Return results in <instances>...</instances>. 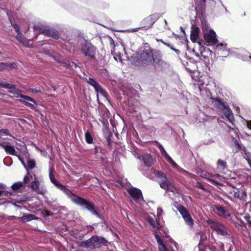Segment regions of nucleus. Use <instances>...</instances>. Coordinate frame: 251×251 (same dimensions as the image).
Wrapping results in <instances>:
<instances>
[{
  "instance_id": "obj_48",
  "label": "nucleus",
  "mask_w": 251,
  "mask_h": 251,
  "mask_svg": "<svg viewBox=\"0 0 251 251\" xmlns=\"http://www.w3.org/2000/svg\"><path fill=\"white\" fill-rule=\"evenodd\" d=\"M6 186L4 184L0 183V189L4 190Z\"/></svg>"
},
{
  "instance_id": "obj_30",
  "label": "nucleus",
  "mask_w": 251,
  "mask_h": 251,
  "mask_svg": "<svg viewBox=\"0 0 251 251\" xmlns=\"http://www.w3.org/2000/svg\"><path fill=\"white\" fill-rule=\"evenodd\" d=\"M156 175L157 176L159 177V178L160 179L161 181H162L163 180L167 179L165 174L161 172H157Z\"/></svg>"
},
{
  "instance_id": "obj_1",
  "label": "nucleus",
  "mask_w": 251,
  "mask_h": 251,
  "mask_svg": "<svg viewBox=\"0 0 251 251\" xmlns=\"http://www.w3.org/2000/svg\"><path fill=\"white\" fill-rule=\"evenodd\" d=\"M70 198L75 203L84 206L86 209L91 211L95 215H98V212L94 209V204L90 201L78 197L71 193Z\"/></svg>"
},
{
  "instance_id": "obj_11",
  "label": "nucleus",
  "mask_w": 251,
  "mask_h": 251,
  "mask_svg": "<svg viewBox=\"0 0 251 251\" xmlns=\"http://www.w3.org/2000/svg\"><path fill=\"white\" fill-rule=\"evenodd\" d=\"M160 186L163 189L169 190L173 192L176 190L174 184L167 179L161 181L160 183Z\"/></svg>"
},
{
  "instance_id": "obj_10",
  "label": "nucleus",
  "mask_w": 251,
  "mask_h": 251,
  "mask_svg": "<svg viewBox=\"0 0 251 251\" xmlns=\"http://www.w3.org/2000/svg\"><path fill=\"white\" fill-rule=\"evenodd\" d=\"M90 239L93 248H98L101 244L106 242L104 238L98 236H93Z\"/></svg>"
},
{
  "instance_id": "obj_50",
  "label": "nucleus",
  "mask_w": 251,
  "mask_h": 251,
  "mask_svg": "<svg viewBox=\"0 0 251 251\" xmlns=\"http://www.w3.org/2000/svg\"><path fill=\"white\" fill-rule=\"evenodd\" d=\"M43 214L46 216H49L50 215L49 214V212L48 211H46L45 210H44L42 212Z\"/></svg>"
},
{
  "instance_id": "obj_47",
  "label": "nucleus",
  "mask_w": 251,
  "mask_h": 251,
  "mask_svg": "<svg viewBox=\"0 0 251 251\" xmlns=\"http://www.w3.org/2000/svg\"><path fill=\"white\" fill-rule=\"evenodd\" d=\"M30 92H31L32 93H38V92H40V90H38L37 89H31L30 90Z\"/></svg>"
},
{
  "instance_id": "obj_61",
  "label": "nucleus",
  "mask_w": 251,
  "mask_h": 251,
  "mask_svg": "<svg viewBox=\"0 0 251 251\" xmlns=\"http://www.w3.org/2000/svg\"><path fill=\"white\" fill-rule=\"evenodd\" d=\"M165 22L166 24H167V21L166 20H165Z\"/></svg>"
},
{
  "instance_id": "obj_32",
  "label": "nucleus",
  "mask_w": 251,
  "mask_h": 251,
  "mask_svg": "<svg viewBox=\"0 0 251 251\" xmlns=\"http://www.w3.org/2000/svg\"><path fill=\"white\" fill-rule=\"evenodd\" d=\"M10 135L9 130L7 129H0V137Z\"/></svg>"
},
{
  "instance_id": "obj_38",
  "label": "nucleus",
  "mask_w": 251,
  "mask_h": 251,
  "mask_svg": "<svg viewBox=\"0 0 251 251\" xmlns=\"http://www.w3.org/2000/svg\"><path fill=\"white\" fill-rule=\"evenodd\" d=\"M155 238L157 240V243H158V246L161 245V244H164L162 240L159 237V236L157 234H155Z\"/></svg>"
},
{
  "instance_id": "obj_21",
  "label": "nucleus",
  "mask_w": 251,
  "mask_h": 251,
  "mask_svg": "<svg viewBox=\"0 0 251 251\" xmlns=\"http://www.w3.org/2000/svg\"><path fill=\"white\" fill-rule=\"evenodd\" d=\"M224 113L229 121L231 123L234 120V117L232 111L227 107L224 109Z\"/></svg>"
},
{
  "instance_id": "obj_29",
  "label": "nucleus",
  "mask_w": 251,
  "mask_h": 251,
  "mask_svg": "<svg viewBox=\"0 0 251 251\" xmlns=\"http://www.w3.org/2000/svg\"><path fill=\"white\" fill-rule=\"evenodd\" d=\"M85 139L86 142L89 144L92 143L93 142L92 137L90 133L88 131L85 133Z\"/></svg>"
},
{
  "instance_id": "obj_17",
  "label": "nucleus",
  "mask_w": 251,
  "mask_h": 251,
  "mask_svg": "<svg viewBox=\"0 0 251 251\" xmlns=\"http://www.w3.org/2000/svg\"><path fill=\"white\" fill-rule=\"evenodd\" d=\"M148 221L154 229H159L161 227L160 224L157 221L151 217L148 218Z\"/></svg>"
},
{
  "instance_id": "obj_6",
  "label": "nucleus",
  "mask_w": 251,
  "mask_h": 251,
  "mask_svg": "<svg viewBox=\"0 0 251 251\" xmlns=\"http://www.w3.org/2000/svg\"><path fill=\"white\" fill-rule=\"evenodd\" d=\"M96 48L90 43H86L82 49V52L86 56H88L92 59L95 58Z\"/></svg>"
},
{
  "instance_id": "obj_8",
  "label": "nucleus",
  "mask_w": 251,
  "mask_h": 251,
  "mask_svg": "<svg viewBox=\"0 0 251 251\" xmlns=\"http://www.w3.org/2000/svg\"><path fill=\"white\" fill-rule=\"evenodd\" d=\"M130 196L135 201H140L143 199L141 191L137 188H131L128 190Z\"/></svg>"
},
{
  "instance_id": "obj_5",
  "label": "nucleus",
  "mask_w": 251,
  "mask_h": 251,
  "mask_svg": "<svg viewBox=\"0 0 251 251\" xmlns=\"http://www.w3.org/2000/svg\"><path fill=\"white\" fill-rule=\"evenodd\" d=\"M207 223L210 225V227L213 230L216 231L218 234L223 236L227 234L226 228L221 224L215 222L210 220H208Z\"/></svg>"
},
{
  "instance_id": "obj_51",
  "label": "nucleus",
  "mask_w": 251,
  "mask_h": 251,
  "mask_svg": "<svg viewBox=\"0 0 251 251\" xmlns=\"http://www.w3.org/2000/svg\"><path fill=\"white\" fill-rule=\"evenodd\" d=\"M247 161L249 163V165H250V167L251 168V158L247 159Z\"/></svg>"
},
{
  "instance_id": "obj_25",
  "label": "nucleus",
  "mask_w": 251,
  "mask_h": 251,
  "mask_svg": "<svg viewBox=\"0 0 251 251\" xmlns=\"http://www.w3.org/2000/svg\"><path fill=\"white\" fill-rule=\"evenodd\" d=\"M24 186V182L19 181L15 182L14 184L11 186L12 189L14 191H17L22 188Z\"/></svg>"
},
{
  "instance_id": "obj_14",
  "label": "nucleus",
  "mask_w": 251,
  "mask_h": 251,
  "mask_svg": "<svg viewBox=\"0 0 251 251\" xmlns=\"http://www.w3.org/2000/svg\"><path fill=\"white\" fill-rule=\"evenodd\" d=\"M142 160L146 166H151L155 161V159L153 158L150 154H146L142 156Z\"/></svg>"
},
{
  "instance_id": "obj_49",
  "label": "nucleus",
  "mask_w": 251,
  "mask_h": 251,
  "mask_svg": "<svg viewBox=\"0 0 251 251\" xmlns=\"http://www.w3.org/2000/svg\"><path fill=\"white\" fill-rule=\"evenodd\" d=\"M226 45L224 44H221L220 45H218L217 46V48L218 49H221V47L224 46V48L226 47Z\"/></svg>"
},
{
  "instance_id": "obj_52",
  "label": "nucleus",
  "mask_w": 251,
  "mask_h": 251,
  "mask_svg": "<svg viewBox=\"0 0 251 251\" xmlns=\"http://www.w3.org/2000/svg\"><path fill=\"white\" fill-rule=\"evenodd\" d=\"M247 222L249 225L251 227V220H250V218H248Z\"/></svg>"
},
{
  "instance_id": "obj_59",
  "label": "nucleus",
  "mask_w": 251,
  "mask_h": 251,
  "mask_svg": "<svg viewBox=\"0 0 251 251\" xmlns=\"http://www.w3.org/2000/svg\"><path fill=\"white\" fill-rule=\"evenodd\" d=\"M214 183H216V184H218V183L216 181H213Z\"/></svg>"
},
{
  "instance_id": "obj_45",
  "label": "nucleus",
  "mask_w": 251,
  "mask_h": 251,
  "mask_svg": "<svg viewBox=\"0 0 251 251\" xmlns=\"http://www.w3.org/2000/svg\"><path fill=\"white\" fill-rule=\"evenodd\" d=\"M18 158H19V160L21 161V162L22 164L23 165V166L25 167V168L26 169H27V166H26V164H25V161H24L23 159L21 158L20 156H18Z\"/></svg>"
},
{
  "instance_id": "obj_28",
  "label": "nucleus",
  "mask_w": 251,
  "mask_h": 251,
  "mask_svg": "<svg viewBox=\"0 0 251 251\" xmlns=\"http://www.w3.org/2000/svg\"><path fill=\"white\" fill-rule=\"evenodd\" d=\"M12 66L11 64H6L4 63L0 62V71H3L8 67H11Z\"/></svg>"
},
{
  "instance_id": "obj_12",
  "label": "nucleus",
  "mask_w": 251,
  "mask_h": 251,
  "mask_svg": "<svg viewBox=\"0 0 251 251\" xmlns=\"http://www.w3.org/2000/svg\"><path fill=\"white\" fill-rule=\"evenodd\" d=\"M50 179L52 183H53L58 188L63 191L67 195H70L71 192L66 188L64 186L60 184L53 176L50 175Z\"/></svg>"
},
{
  "instance_id": "obj_34",
  "label": "nucleus",
  "mask_w": 251,
  "mask_h": 251,
  "mask_svg": "<svg viewBox=\"0 0 251 251\" xmlns=\"http://www.w3.org/2000/svg\"><path fill=\"white\" fill-rule=\"evenodd\" d=\"M217 164L219 166H220L223 169H225L226 167V162L221 159L218 160Z\"/></svg>"
},
{
  "instance_id": "obj_40",
  "label": "nucleus",
  "mask_w": 251,
  "mask_h": 251,
  "mask_svg": "<svg viewBox=\"0 0 251 251\" xmlns=\"http://www.w3.org/2000/svg\"><path fill=\"white\" fill-rule=\"evenodd\" d=\"M16 38L20 41L22 42L23 44H24V42L23 41L24 38L22 37L21 34L19 32L18 35L16 36Z\"/></svg>"
},
{
  "instance_id": "obj_27",
  "label": "nucleus",
  "mask_w": 251,
  "mask_h": 251,
  "mask_svg": "<svg viewBox=\"0 0 251 251\" xmlns=\"http://www.w3.org/2000/svg\"><path fill=\"white\" fill-rule=\"evenodd\" d=\"M35 165L36 164L35 160L31 159L28 160L27 168H28L29 169H32L35 167Z\"/></svg>"
},
{
  "instance_id": "obj_33",
  "label": "nucleus",
  "mask_w": 251,
  "mask_h": 251,
  "mask_svg": "<svg viewBox=\"0 0 251 251\" xmlns=\"http://www.w3.org/2000/svg\"><path fill=\"white\" fill-rule=\"evenodd\" d=\"M18 97H19L20 98H23L24 99H25V100H28V101H32L34 103H35V100L32 98H31V97H28L27 96L24 95H23V94H19L18 95Z\"/></svg>"
},
{
  "instance_id": "obj_26",
  "label": "nucleus",
  "mask_w": 251,
  "mask_h": 251,
  "mask_svg": "<svg viewBox=\"0 0 251 251\" xmlns=\"http://www.w3.org/2000/svg\"><path fill=\"white\" fill-rule=\"evenodd\" d=\"M87 82L91 85L93 86L94 88H96L99 85V83H98L95 80L92 78H89L87 80Z\"/></svg>"
},
{
  "instance_id": "obj_19",
  "label": "nucleus",
  "mask_w": 251,
  "mask_h": 251,
  "mask_svg": "<svg viewBox=\"0 0 251 251\" xmlns=\"http://www.w3.org/2000/svg\"><path fill=\"white\" fill-rule=\"evenodd\" d=\"M233 197L235 198L243 200L246 198L247 194L244 190L238 191L234 192Z\"/></svg>"
},
{
  "instance_id": "obj_18",
  "label": "nucleus",
  "mask_w": 251,
  "mask_h": 251,
  "mask_svg": "<svg viewBox=\"0 0 251 251\" xmlns=\"http://www.w3.org/2000/svg\"><path fill=\"white\" fill-rule=\"evenodd\" d=\"M23 222L30 221L32 220L37 219L38 218L31 214H24L22 217L20 218Z\"/></svg>"
},
{
  "instance_id": "obj_7",
  "label": "nucleus",
  "mask_w": 251,
  "mask_h": 251,
  "mask_svg": "<svg viewBox=\"0 0 251 251\" xmlns=\"http://www.w3.org/2000/svg\"><path fill=\"white\" fill-rule=\"evenodd\" d=\"M203 37L204 40L209 44H215L218 42L216 33L213 30H210L208 32L205 33Z\"/></svg>"
},
{
  "instance_id": "obj_58",
  "label": "nucleus",
  "mask_w": 251,
  "mask_h": 251,
  "mask_svg": "<svg viewBox=\"0 0 251 251\" xmlns=\"http://www.w3.org/2000/svg\"><path fill=\"white\" fill-rule=\"evenodd\" d=\"M111 43H114V41L112 39H111Z\"/></svg>"
},
{
  "instance_id": "obj_3",
  "label": "nucleus",
  "mask_w": 251,
  "mask_h": 251,
  "mask_svg": "<svg viewBox=\"0 0 251 251\" xmlns=\"http://www.w3.org/2000/svg\"><path fill=\"white\" fill-rule=\"evenodd\" d=\"M174 205L180 212L185 222L189 226H192L193 225L194 223L188 211L184 206L178 204L176 202L175 203Z\"/></svg>"
},
{
  "instance_id": "obj_35",
  "label": "nucleus",
  "mask_w": 251,
  "mask_h": 251,
  "mask_svg": "<svg viewBox=\"0 0 251 251\" xmlns=\"http://www.w3.org/2000/svg\"><path fill=\"white\" fill-rule=\"evenodd\" d=\"M3 88L8 89H15L16 88V86L13 84L5 83H3Z\"/></svg>"
},
{
  "instance_id": "obj_56",
  "label": "nucleus",
  "mask_w": 251,
  "mask_h": 251,
  "mask_svg": "<svg viewBox=\"0 0 251 251\" xmlns=\"http://www.w3.org/2000/svg\"><path fill=\"white\" fill-rule=\"evenodd\" d=\"M174 245L176 246V247L177 248V244L176 243H174Z\"/></svg>"
},
{
  "instance_id": "obj_2",
  "label": "nucleus",
  "mask_w": 251,
  "mask_h": 251,
  "mask_svg": "<svg viewBox=\"0 0 251 251\" xmlns=\"http://www.w3.org/2000/svg\"><path fill=\"white\" fill-rule=\"evenodd\" d=\"M158 18V15L157 14H155L150 15L148 17L144 19V20H143L144 26H143L142 27L134 28L132 30V31L136 32L141 28H143L145 30H147L148 29L150 28L152 26V25L156 22Z\"/></svg>"
},
{
  "instance_id": "obj_55",
  "label": "nucleus",
  "mask_w": 251,
  "mask_h": 251,
  "mask_svg": "<svg viewBox=\"0 0 251 251\" xmlns=\"http://www.w3.org/2000/svg\"><path fill=\"white\" fill-rule=\"evenodd\" d=\"M3 83H0V88L3 87Z\"/></svg>"
},
{
  "instance_id": "obj_36",
  "label": "nucleus",
  "mask_w": 251,
  "mask_h": 251,
  "mask_svg": "<svg viewBox=\"0 0 251 251\" xmlns=\"http://www.w3.org/2000/svg\"><path fill=\"white\" fill-rule=\"evenodd\" d=\"M165 156L166 157L167 160L170 162L171 164H173L174 166H176V164L174 162L173 159L171 158V157L167 154V152H165Z\"/></svg>"
},
{
  "instance_id": "obj_13",
  "label": "nucleus",
  "mask_w": 251,
  "mask_h": 251,
  "mask_svg": "<svg viewBox=\"0 0 251 251\" xmlns=\"http://www.w3.org/2000/svg\"><path fill=\"white\" fill-rule=\"evenodd\" d=\"M30 188L37 194L43 195L44 193L40 191L39 189V181L34 175V180L31 183L30 185Z\"/></svg>"
},
{
  "instance_id": "obj_20",
  "label": "nucleus",
  "mask_w": 251,
  "mask_h": 251,
  "mask_svg": "<svg viewBox=\"0 0 251 251\" xmlns=\"http://www.w3.org/2000/svg\"><path fill=\"white\" fill-rule=\"evenodd\" d=\"M217 214L222 217H227L229 216V213L223 207H216Z\"/></svg>"
},
{
  "instance_id": "obj_15",
  "label": "nucleus",
  "mask_w": 251,
  "mask_h": 251,
  "mask_svg": "<svg viewBox=\"0 0 251 251\" xmlns=\"http://www.w3.org/2000/svg\"><path fill=\"white\" fill-rule=\"evenodd\" d=\"M200 29L198 27H194L191 32L190 39L192 42H197L199 36Z\"/></svg>"
},
{
  "instance_id": "obj_16",
  "label": "nucleus",
  "mask_w": 251,
  "mask_h": 251,
  "mask_svg": "<svg viewBox=\"0 0 251 251\" xmlns=\"http://www.w3.org/2000/svg\"><path fill=\"white\" fill-rule=\"evenodd\" d=\"M0 145L4 149L7 153L10 155H16L15 150L14 147L4 144H0Z\"/></svg>"
},
{
  "instance_id": "obj_4",
  "label": "nucleus",
  "mask_w": 251,
  "mask_h": 251,
  "mask_svg": "<svg viewBox=\"0 0 251 251\" xmlns=\"http://www.w3.org/2000/svg\"><path fill=\"white\" fill-rule=\"evenodd\" d=\"M143 62L145 64H149L151 62L152 59L154 64L158 65H163L165 62L162 60L160 57H153L151 54L144 52L142 54Z\"/></svg>"
},
{
  "instance_id": "obj_41",
  "label": "nucleus",
  "mask_w": 251,
  "mask_h": 251,
  "mask_svg": "<svg viewBox=\"0 0 251 251\" xmlns=\"http://www.w3.org/2000/svg\"><path fill=\"white\" fill-rule=\"evenodd\" d=\"M235 147L236 148H237L239 150H242L243 151V147L244 146H241V145H240L237 142V141H236V143H235Z\"/></svg>"
},
{
  "instance_id": "obj_44",
  "label": "nucleus",
  "mask_w": 251,
  "mask_h": 251,
  "mask_svg": "<svg viewBox=\"0 0 251 251\" xmlns=\"http://www.w3.org/2000/svg\"><path fill=\"white\" fill-rule=\"evenodd\" d=\"M163 210L161 208L157 209V216L159 217L162 214Z\"/></svg>"
},
{
  "instance_id": "obj_43",
  "label": "nucleus",
  "mask_w": 251,
  "mask_h": 251,
  "mask_svg": "<svg viewBox=\"0 0 251 251\" xmlns=\"http://www.w3.org/2000/svg\"><path fill=\"white\" fill-rule=\"evenodd\" d=\"M13 26L14 28V29H15L16 31L18 33H19L20 31V28H19V26L16 24H14V25H13Z\"/></svg>"
},
{
  "instance_id": "obj_23",
  "label": "nucleus",
  "mask_w": 251,
  "mask_h": 251,
  "mask_svg": "<svg viewBox=\"0 0 251 251\" xmlns=\"http://www.w3.org/2000/svg\"><path fill=\"white\" fill-rule=\"evenodd\" d=\"M215 105L218 107L219 108L224 110L226 106L225 105L224 102H223L220 100L216 99L215 100Z\"/></svg>"
},
{
  "instance_id": "obj_60",
  "label": "nucleus",
  "mask_w": 251,
  "mask_h": 251,
  "mask_svg": "<svg viewBox=\"0 0 251 251\" xmlns=\"http://www.w3.org/2000/svg\"><path fill=\"white\" fill-rule=\"evenodd\" d=\"M202 1L203 2H205L206 0H202Z\"/></svg>"
},
{
  "instance_id": "obj_57",
  "label": "nucleus",
  "mask_w": 251,
  "mask_h": 251,
  "mask_svg": "<svg viewBox=\"0 0 251 251\" xmlns=\"http://www.w3.org/2000/svg\"><path fill=\"white\" fill-rule=\"evenodd\" d=\"M9 92H10V93H14L12 90H10V91H9Z\"/></svg>"
},
{
  "instance_id": "obj_37",
  "label": "nucleus",
  "mask_w": 251,
  "mask_h": 251,
  "mask_svg": "<svg viewBox=\"0 0 251 251\" xmlns=\"http://www.w3.org/2000/svg\"><path fill=\"white\" fill-rule=\"evenodd\" d=\"M243 151H244L245 155V158L247 160L248 158H251V155L250 152H248L245 147H243Z\"/></svg>"
},
{
  "instance_id": "obj_24",
  "label": "nucleus",
  "mask_w": 251,
  "mask_h": 251,
  "mask_svg": "<svg viewBox=\"0 0 251 251\" xmlns=\"http://www.w3.org/2000/svg\"><path fill=\"white\" fill-rule=\"evenodd\" d=\"M95 89L98 94L100 93L102 96L106 97L105 92L101 88V86L100 84L96 88H95ZM97 98L98 100H99V94H97Z\"/></svg>"
},
{
  "instance_id": "obj_53",
  "label": "nucleus",
  "mask_w": 251,
  "mask_h": 251,
  "mask_svg": "<svg viewBox=\"0 0 251 251\" xmlns=\"http://www.w3.org/2000/svg\"><path fill=\"white\" fill-rule=\"evenodd\" d=\"M160 149L161 151H163V152H164V153L165 154V152H166L164 150V149L163 148V147H162L161 145H160Z\"/></svg>"
},
{
  "instance_id": "obj_9",
  "label": "nucleus",
  "mask_w": 251,
  "mask_h": 251,
  "mask_svg": "<svg viewBox=\"0 0 251 251\" xmlns=\"http://www.w3.org/2000/svg\"><path fill=\"white\" fill-rule=\"evenodd\" d=\"M40 32L41 34L54 39H58L59 37L57 31L52 28H41Z\"/></svg>"
},
{
  "instance_id": "obj_31",
  "label": "nucleus",
  "mask_w": 251,
  "mask_h": 251,
  "mask_svg": "<svg viewBox=\"0 0 251 251\" xmlns=\"http://www.w3.org/2000/svg\"><path fill=\"white\" fill-rule=\"evenodd\" d=\"M11 195H12V193L11 192L6 191L3 190H0V197L1 196H3L5 197H9Z\"/></svg>"
},
{
  "instance_id": "obj_46",
  "label": "nucleus",
  "mask_w": 251,
  "mask_h": 251,
  "mask_svg": "<svg viewBox=\"0 0 251 251\" xmlns=\"http://www.w3.org/2000/svg\"><path fill=\"white\" fill-rule=\"evenodd\" d=\"M18 218H16L15 216H9L7 219L8 220H14V219H18Z\"/></svg>"
},
{
  "instance_id": "obj_54",
  "label": "nucleus",
  "mask_w": 251,
  "mask_h": 251,
  "mask_svg": "<svg viewBox=\"0 0 251 251\" xmlns=\"http://www.w3.org/2000/svg\"><path fill=\"white\" fill-rule=\"evenodd\" d=\"M161 42H162L164 45H165L166 46H168V47H170V46H170V45L169 44L166 43H165V42H163L162 41H161Z\"/></svg>"
},
{
  "instance_id": "obj_39",
  "label": "nucleus",
  "mask_w": 251,
  "mask_h": 251,
  "mask_svg": "<svg viewBox=\"0 0 251 251\" xmlns=\"http://www.w3.org/2000/svg\"><path fill=\"white\" fill-rule=\"evenodd\" d=\"M159 251H167L166 248L164 244H161L158 246Z\"/></svg>"
},
{
  "instance_id": "obj_42",
  "label": "nucleus",
  "mask_w": 251,
  "mask_h": 251,
  "mask_svg": "<svg viewBox=\"0 0 251 251\" xmlns=\"http://www.w3.org/2000/svg\"><path fill=\"white\" fill-rule=\"evenodd\" d=\"M28 173H27V175H26L24 178V180L23 181V182H24V184L27 183L29 181V176H28Z\"/></svg>"
},
{
  "instance_id": "obj_22",
  "label": "nucleus",
  "mask_w": 251,
  "mask_h": 251,
  "mask_svg": "<svg viewBox=\"0 0 251 251\" xmlns=\"http://www.w3.org/2000/svg\"><path fill=\"white\" fill-rule=\"evenodd\" d=\"M79 246L81 247H83L85 248L93 247L92 245V242L91 241V239H89V240L80 242L79 244Z\"/></svg>"
}]
</instances>
